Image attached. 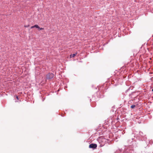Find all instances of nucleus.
Wrapping results in <instances>:
<instances>
[{"label": "nucleus", "mask_w": 153, "mask_h": 153, "mask_svg": "<svg viewBox=\"0 0 153 153\" xmlns=\"http://www.w3.org/2000/svg\"><path fill=\"white\" fill-rule=\"evenodd\" d=\"M54 76V75L52 73H49L47 76V78L48 79H51Z\"/></svg>", "instance_id": "1"}, {"label": "nucleus", "mask_w": 153, "mask_h": 153, "mask_svg": "<svg viewBox=\"0 0 153 153\" xmlns=\"http://www.w3.org/2000/svg\"><path fill=\"white\" fill-rule=\"evenodd\" d=\"M34 27H36V28H39V26L37 25H34Z\"/></svg>", "instance_id": "3"}, {"label": "nucleus", "mask_w": 153, "mask_h": 153, "mask_svg": "<svg viewBox=\"0 0 153 153\" xmlns=\"http://www.w3.org/2000/svg\"><path fill=\"white\" fill-rule=\"evenodd\" d=\"M76 53H74V54H73L72 55H70V56L71 57V56L72 57H74L76 55Z\"/></svg>", "instance_id": "4"}, {"label": "nucleus", "mask_w": 153, "mask_h": 153, "mask_svg": "<svg viewBox=\"0 0 153 153\" xmlns=\"http://www.w3.org/2000/svg\"><path fill=\"white\" fill-rule=\"evenodd\" d=\"M34 28V26L31 27H30V28L32 29V28Z\"/></svg>", "instance_id": "8"}, {"label": "nucleus", "mask_w": 153, "mask_h": 153, "mask_svg": "<svg viewBox=\"0 0 153 153\" xmlns=\"http://www.w3.org/2000/svg\"><path fill=\"white\" fill-rule=\"evenodd\" d=\"M135 107V105H133L131 106V108H134Z\"/></svg>", "instance_id": "5"}, {"label": "nucleus", "mask_w": 153, "mask_h": 153, "mask_svg": "<svg viewBox=\"0 0 153 153\" xmlns=\"http://www.w3.org/2000/svg\"><path fill=\"white\" fill-rule=\"evenodd\" d=\"M40 30H44V28H40L39 27V28Z\"/></svg>", "instance_id": "6"}, {"label": "nucleus", "mask_w": 153, "mask_h": 153, "mask_svg": "<svg viewBox=\"0 0 153 153\" xmlns=\"http://www.w3.org/2000/svg\"><path fill=\"white\" fill-rule=\"evenodd\" d=\"M152 91H153V89L152 90Z\"/></svg>", "instance_id": "10"}, {"label": "nucleus", "mask_w": 153, "mask_h": 153, "mask_svg": "<svg viewBox=\"0 0 153 153\" xmlns=\"http://www.w3.org/2000/svg\"><path fill=\"white\" fill-rule=\"evenodd\" d=\"M16 98H17L18 100V99H19V98H18V96H16Z\"/></svg>", "instance_id": "9"}, {"label": "nucleus", "mask_w": 153, "mask_h": 153, "mask_svg": "<svg viewBox=\"0 0 153 153\" xmlns=\"http://www.w3.org/2000/svg\"><path fill=\"white\" fill-rule=\"evenodd\" d=\"M24 26H25V27H28L29 26V25H25Z\"/></svg>", "instance_id": "7"}, {"label": "nucleus", "mask_w": 153, "mask_h": 153, "mask_svg": "<svg viewBox=\"0 0 153 153\" xmlns=\"http://www.w3.org/2000/svg\"><path fill=\"white\" fill-rule=\"evenodd\" d=\"M97 146V145L96 144L91 143L89 145V148H90L95 149Z\"/></svg>", "instance_id": "2"}]
</instances>
